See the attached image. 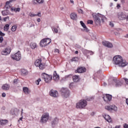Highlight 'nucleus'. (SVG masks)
<instances>
[{
  "instance_id": "obj_16",
  "label": "nucleus",
  "mask_w": 128,
  "mask_h": 128,
  "mask_svg": "<svg viewBox=\"0 0 128 128\" xmlns=\"http://www.w3.org/2000/svg\"><path fill=\"white\" fill-rule=\"evenodd\" d=\"M29 16L31 18H34V16H39L40 18L42 16V13L40 12H38L37 14H34V13L32 12H30L29 13Z\"/></svg>"
},
{
  "instance_id": "obj_19",
  "label": "nucleus",
  "mask_w": 128,
  "mask_h": 128,
  "mask_svg": "<svg viewBox=\"0 0 128 128\" xmlns=\"http://www.w3.org/2000/svg\"><path fill=\"white\" fill-rule=\"evenodd\" d=\"M102 44L107 48H112V44L108 41H104Z\"/></svg>"
},
{
  "instance_id": "obj_56",
  "label": "nucleus",
  "mask_w": 128,
  "mask_h": 128,
  "mask_svg": "<svg viewBox=\"0 0 128 128\" xmlns=\"http://www.w3.org/2000/svg\"><path fill=\"white\" fill-rule=\"evenodd\" d=\"M124 38H128V34L125 35Z\"/></svg>"
},
{
  "instance_id": "obj_27",
  "label": "nucleus",
  "mask_w": 128,
  "mask_h": 128,
  "mask_svg": "<svg viewBox=\"0 0 128 128\" xmlns=\"http://www.w3.org/2000/svg\"><path fill=\"white\" fill-rule=\"evenodd\" d=\"M34 4H44V0H32Z\"/></svg>"
},
{
  "instance_id": "obj_17",
  "label": "nucleus",
  "mask_w": 128,
  "mask_h": 128,
  "mask_svg": "<svg viewBox=\"0 0 128 128\" xmlns=\"http://www.w3.org/2000/svg\"><path fill=\"white\" fill-rule=\"evenodd\" d=\"M103 100H104V102H110V100H112V96L106 94L103 96Z\"/></svg>"
},
{
  "instance_id": "obj_8",
  "label": "nucleus",
  "mask_w": 128,
  "mask_h": 128,
  "mask_svg": "<svg viewBox=\"0 0 128 128\" xmlns=\"http://www.w3.org/2000/svg\"><path fill=\"white\" fill-rule=\"evenodd\" d=\"M48 118H50V115L48 113H45L41 116L40 122L42 124H46V122L48 120Z\"/></svg>"
},
{
  "instance_id": "obj_64",
  "label": "nucleus",
  "mask_w": 128,
  "mask_h": 128,
  "mask_svg": "<svg viewBox=\"0 0 128 128\" xmlns=\"http://www.w3.org/2000/svg\"><path fill=\"white\" fill-rule=\"evenodd\" d=\"M104 86H106V82H104Z\"/></svg>"
},
{
  "instance_id": "obj_31",
  "label": "nucleus",
  "mask_w": 128,
  "mask_h": 128,
  "mask_svg": "<svg viewBox=\"0 0 128 128\" xmlns=\"http://www.w3.org/2000/svg\"><path fill=\"white\" fill-rule=\"evenodd\" d=\"M10 30V24H6L4 26V30L5 32H8Z\"/></svg>"
},
{
  "instance_id": "obj_46",
  "label": "nucleus",
  "mask_w": 128,
  "mask_h": 128,
  "mask_svg": "<svg viewBox=\"0 0 128 128\" xmlns=\"http://www.w3.org/2000/svg\"><path fill=\"white\" fill-rule=\"evenodd\" d=\"M6 93H2V98H6Z\"/></svg>"
},
{
  "instance_id": "obj_7",
  "label": "nucleus",
  "mask_w": 128,
  "mask_h": 128,
  "mask_svg": "<svg viewBox=\"0 0 128 128\" xmlns=\"http://www.w3.org/2000/svg\"><path fill=\"white\" fill-rule=\"evenodd\" d=\"M42 76L46 82H50L52 80V75H48L46 73H43L42 74Z\"/></svg>"
},
{
  "instance_id": "obj_49",
  "label": "nucleus",
  "mask_w": 128,
  "mask_h": 128,
  "mask_svg": "<svg viewBox=\"0 0 128 128\" xmlns=\"http://www.w3.org/2000/svg\"><path fill=\"white\" fill-rule=\"evenodd\" d=\"M8 17L4 18H3V20H4V22H6V20H8Z\"/></svg>"
},
{
  "instance_id": "obj_51",
  "label": "nucleus",
  "mask_w": 128,
  "mask_h": 128,
  "mask_svg": "<svg viewBox=\"0 0 128 128\" xmlns=\"http://www.w3.org/2000/svg\"><path fill=\"white\" fill-rule=\"evenodd\" d=\"M116 8H120V4H117Z\"/></svg>"
},
{
  "instance_id": "obj_36",
  "label": "nucleus",
  "mask_w": 128,
  "mask_h": 128,
  "mask_svg": "<svg viewBox=\"0 0 128 128\" xmlns=\"http://www.w3.org/2000/svg\"><path fill=\"white\" fill-rule=\"evenodd\" d=\"M15 0H10V1H8L7 2H6V6H10V2H14Z\"/></svg>"
},
{
  "instance_id": "obj_58",
  "label": "nucleus",
  "mask_w": 128,
  "mask_h": 128,
  "mask_svg": "<svg viewBox=\"0 0 128 128\" xmlns=\"http://www.w3.org/2000/svg\"><path fill=\"white\" fill-rule=\"evenodd\" d=\"M20 120H22V117L20 118L19 120H18V122H20Z\"/></svg>"
},
{
  "instance_id": "obj_22",
  "label": "nucleus",
  "mask_w": 128,
  "mask_h": 128,
  "mask_svg": "<svg viewBox=\"0 0 128 128\" xmlns=\"http://www.w3.org/2000/svg\"><path fill=\"white\" fill-rule=\"evenodd\" d=\"M8 122V120H0V126H6Z\"/></svg>"
},
{
  "instance_id": "obj_5",
  "label": "nucleus",
  "mask_w": 128,
  "mask_h": 128,
  "mask_svg": "<svg viewBox=\"0 0 128 128\" xmlns=\"http://www.w3.org/2000/svg\"><path fill=\"white\" fill-rule=\"evenodd\" d=\"M52 42V39L50 38H44L40 42V46L42 47L46 46L48 44H50Z\"/></svg>"
},
{
  "instance_id": "obj_33",
  "label": "nucleus",
  "mask_w": 128,
  "mask_h": 128,
  "mask_svg": "<svg viewBox=\"0 0 128 128\" xmlns=\"http://www.w3.org/2000/svg\"><path fill=\"white\" fill-rule=\"evenodd\" d=\"M17 28H18V26H16V25L13 26L12 27L11 30H12V32H16V30Z\"/></svg>"
},
{
  "instance_id": "obj_25",
  "label": "nucleus",
  "mask_w": 128,
  "mask_h": 128,
  "mask_svg": "<svg viewBox=\"0 0 128 128\" xmlns=\"http://www.w3.org/2000/svg\"><path fill=\"white\" fill-rule=\"evenodd\" d=\"M70 18L72 20H76L78 18V16L76 13L71 14L70 15Z\"/></svg>"
},
{
  "instance_id": "obj_13",
  "label": "nucleus",
  "mask_w": 128,
  "mask_h": 128,
  "mask_svg": "<svg viewBox=\"0 0 128 128\" xmlns=\"http://www.w3.org/2000/svg\"><path fill=\"white\" fill-rule=\"evenodd\" d=\"M102 116L108 122H112V118H110V116L108 114H106V113H104L102 114Z\"/></svg>"
},
{
  "instance_id": "obj_50",
  "label": "nucleus",
  "mask_w": 128,
  "mask_h": 128,
  "mask_svg": "<svg viewBox=\"0 0 128 128\" xmlns=\"http://www.w3.org/2000/svg\"><path fill=\"white\" fill-rule=\"evenodd\" d=\"M120 125L116 126L114 128H120Z\"/></svg>"
},
{
  "instance_id": "obj_62",
  "label": "nucleus",
  "mask_w": 128,
  "mask_h": 128,
  "mask_svg": "<svg viewBox=\"0 0 128 128\" xmlns=\"http://www.w3.org/2000/svg\"><path fill=\"white\" fill-rule=\"evenodd\" d=\"M2 110H6V107H2Z\"/></svg>"
},
{
  "instance_id": "obj_52",
  "label": "nucleus",
  "mask_w": 128,
  "mask_h": 128,
  "mask_svg": "<svg viewBox=\"0 0 128 128\" xmlns=\"http://www.w3.org/2000/svg\"><path fill=\"white\" fill-rule=\"evenodd\" d=\"M54 52H56L57 54H58V49H55Z\"/></svg>"
},
{
  "instance_id": "obj_1",
  "label": "nucleus",
  "mask_w": 128,
  "mask_h": 128,
  "mask_svg": "<svg viewBox=\"0 0 128 128\" xmlns=\"http://www.w3.org/2000/svg\"><path fill=\"white\" fill-rule=\"evenodd\" d=\"M113 60L115 64L118 66L120 68H124L128 64V62L124 60L122 56L120 55L114 56L113 58Z\"/></svg>"
},
{
  "instance_id": "obj_29",
  "label": "nucleus",
  "mask_w": 128,
  "mask_h": 128,
  "mask_svg": "<svg viewBox=\"0 0 128 128\" xmlns=\"http://www.w3.org/2000/svg\"><path fill=\"white\" fill-rule=\"evenodd\" d=\"M21 72L22 76H26L28 74V70L26 69H22L21 70Z\"/></svg>"
},
{
  "instance_id": "obj_32",
  "label": "nucleus",
  "mask_w": 128,
  "mask_h": 128,
  "mask_svg": "<svg viewBox=\"0 0 128 128\" xmlns=\"http://www.w3.org/2000/svg\"><path fill=\"white\" fill-rule=\"evenodd\" d=\"M58 118H56L52 122V124H58Z\"/></svg>"
},
{
  "instance_id": "obj_30",
  "label": "nucleus",
  "mask_w": 128,
  "mask_h": 128,
  "mask_svg": "<svg viewBox=\"0 0 128 128\" xmlns=\"http://www.w3.org/2000/svg\"><path fill=\"white\" fill-rule=\"evenodd\" d=\"M23 90L26 94H28V93L30 92V90H28V88L26 87L23 88Z\"/></svg>"
},
{
  "instance_id": "obj_53",
  "label": "nucleus",
  "mask_w": 128,
  "mask_h": 128,
  "mask_svg": "<svg viewBox=\"0 0 128 128\" xmlns=\"http://www.w3.org/2000/svg\"><path fill=\"white\" fill-rule=\"evenodd\" d=\"M14 84H16V82H18V80L16 79L14 80Z\"/></svg>"
},
{
  "instance_id": "obj_3",
  "label": "nucleus",
  "mask_w": 128,
  "mask_h": 128,
  "mask_svg": "<svg viewBox=\"0 0 128 128\" xmlns=\"http://www.w3.org/2000/svg\"><path fill=\"white\" fill-rule=\"evenodd\" d=\"M34 65L36 66L39 68L40 70H44L46 68V64L44 62H42V59H37L34 62Z\"/></svg>"
},
{
  "instance_id": "obj_55",
  "label": "nucleus",
  "mask_w": 128,
  "mask_h": 128,
  "mask_svg": "<svg viewBox=\"0 0 128 128\" xmlns=\"http://www.w3.org/2000/svg\"><path fill=\"white\" fill-rule=\"evenodd\" d=\"M72 84H74V83H71V84H70V88H72Z\"/></svg>"
},
{
  "instance_id": "obj_42",
  "label": "nucleus",
  "mask_w": 128,
  "mask_h": 128,
  "mask_svg": "<svg viewBox=\"0 0 128 128\" xmlns=\"http://www.w3.org/2000/svg\"><path fill=\"white\" fill-rule=\"evenodd\" d=\"M124 128H128V124H124Z\"/></svg>"
},
{
  "instance_id": "obj_24",
  "label": "nucleus",
  "mask_w": 128,
  "mask_h": 128,
  "mask_svg": "<svg viewBox=\"0 0 128 128\" xmlns=\"http://www.w3.org/2000/svg\"><path fill=\"white\" fill-rule=\"evenodd\" d=\"M10 10L14 12H20V8H16V7H12L10 8Z\"/></svg>"
},
{
  "instance_id": "obj_45",
  "label": "nucleus",
  "mask_w": 128,
  "mask_h": 128,
  "mask_svg": "<svg viewBox=\"0 0 128 128\" xmlns=\"http://www.w3.org/2000/svg\"><path fill=\"white\" fill-rule=\"evenodd\" d=\"M124 80H125L126 84H128V79L125 78H124Z\"/></svg>"
},
{
  "instance_id": "obj_28",
  "label": "nucleus",
  "mask_w": 128,
  "mask_h": 128,
  "mask_svg": "<svg viewBox=\"0 0 128 128\" xmlns=\"http://www.w3.org/2000/svg\"><path fill=\"white\" fill-rule=\"evenodd\" d=\"M37 46L38 45H36V43L31 42L30 44V47L32 48V50H34V48H36Z\"/></svg>"
},
{
  "instance_id": "obj_4",
  "label": "nucleus",
  "mask_w": 128,
  "mask_h": 128,
  "mask_svg": "<svg viewBox=\"0 0 128 128\" xmlns=\"http://www.w3.org/2000/svg\"><path fill=\"white\" fill-rule=\"evenodd\" d=\"M88 106V102L86 100H82L78 103L76 104V108H84L85 106Z\"/></svg>"
},
{
  "instance_id": "obj_43",
  "label": "nucleus",
  "mask_w": 128,
  "mask_h": 128,
  "mask_svg": "<svg viewBox=\"0 0 128 128\" xmlns=\"http://www.w3.org/2000/svg\"><path fill=\"white\" fill-rule=\"evenodd\" d=\"M79 14H84V12H82V9H80L78 10Z\"/></svg>"
},
{
  "instance_id": "obj_61",
  "label": "nucleus",
  "mask_w": 128,
  "mask_h": 128,
  "mask_svg": "<svg viewBox=\"0 0 128 128\" xmlns=\"http://www.w3.org/2000/svg\"><path fill=\"white\" fill-rule=\"evenodd\" d=\"M71 4H74V1L72 0H70Z\"/></svg>"
},
{
  "instance_id": "obj_41",
  "label": "nucleus",
  "mask_w": 128,
  "mask_h": 128,
  "mask_svg": "<svg viewBox=\"0 0 128 128\" xmlns=\"http://www.w3.org/2000/svg\"><path fill=\"white\" fill-rule=\"evenodd\" d=\"M4 41V38L2 36H0V42H2Z\"/></svg>"
},
{
  "instance_id": "obj_47",
  "label": "nucleus",
  "mask_w": 128,
  "mask_h": 128,
  "mask_svg": "<svg viewBox=\"0 0 128 128\" xmlns=\"http://www.w3.org/2000/svg\"><path fill=\"white\" fill-rule=\"evenodd\" d=\"M92 98H89L87 99V100L88 101H90V100H92Z\"/></svg>"
},
{
  "instance_id": "obj_37",
  "label": "nucleus",
  "mask_w": 128,
  "mask_h": 128,
  "mask_svg": "<svg viewBox=\"0 0 128 128\" xmlns=\"http://www.w3.org/2000/svg\"><path fill=\"white\" fill-rule=\"evenodd\" d=\"M78 58L74 57L72 58V62H78Z\"/></svg>"
},
{
  "instance_id": "obj_38",
  "label": "nucleus",
  "mask_w": 128,
  "mask_h": 128,
  "mask_svg": "<svg viewBox=\"0 0 128 128\" xmlns=\"http://www.w3.org/2000/svg\"><path fill=\"white\" fill-rule=\"evenodd\" d=\"M88 24H94V21H92V20H88Z\"/></svg>"
},
{
  "instance_id": "obj_59",
  "label": "nucleus",
  "mask_w": 128,
  "mask_h": 128,
  "mask_svg": "<svg viewBox=\"0 0 128 128\" xmlns=\"http://www.w3.org/2000/svg\"><path fill=\"white\" fill-rule=\"evenodd\" d=\"M75 54H78V51L76 50V51L75 52Z\"/></svg>"
},
{
  "instance_id": "obj_63",
  "label": "nucleus",
  "mask_w": 128,
  "mask_h": 128,
  "mask_svg": "<svg viewBox=\"0 0 128 128\" xmlns=\"http://www.w3.org/2000/svg\"><path fill=\"white\" fill-rule=\"evenodd\" d=\"M34 26V24H31V26H30V27H32V26Z\"/></svg>"
},
{
  "instance_id": "obj_2",
  "label": "nucleus",
  "mask_w": 128,
  "mask_h": 128,
  "mask_svg": "<svg viewBox=\"0 0 128 128\" xmlns=\"http://www.w3.org/2000/svg\"><path fill=\"white\" fill-rule=\"evenodd\" d=\"M93 18L94 20V22L96 26H98L99 24H100V18L102 22H104V20H106V16H104L100 14H96L93 13L92 14Z\"/></svg>"
},
{
  "instance_id": "obj_40",
  "label": "nucleus",
  "mask_w": 128,
  "mask_h": 128,
  "mask_svg": "<svg viewBox=\"0 0 128 128\" xmlns=\"http://www.w3.org/2000/svg\"><path fill=\"white\" fill-rule=\"evenodd\" d=\"M8 12V11H6V10H3V11H2V16H6V12Z\"/></svg>"
},
{
  "instance_id": "obj_11",
  "label": "nucleus",
  "mask_w": 128,
  "mask_h": 128,
  "mask_svg": "<svg viewBox=\"0 0 128 128\" xmlns=\"http://www.w3.org/2000/svg\"><path fill=\"white\" fill-rule=\"evenodd\" d=\"M105 108L106 110H114V112H116V110H118V108L114 105H107L105 106Z\"/></svg>"
},
{
  "instance_id": "obj_18",
  "label": "nucleus",
  "mask_w": 128,
  "mask_h": 128,
  "mask_svg": "<svg viewBox=\"0 0 128 128\" xmlns=\"http://www.w3.org/2000/svg\"><path fill=\"white\" fill-rule=\"evenodd\" d=\"M80 24L82 26L83 28V30H82L83 32H88V27H86V24L84 23V22L80 21Z\"/></svg>"
},
{
  "instance_id": "obj_57",
  "label": "nucleus",
  "mask_w": 128,
  "mask_h": 128,
  "mask_svg": "<svg viewBox=\"0 0 128 128\" xmlns=\"http://www.w3.org/2000/svg\"><path fill=\"white\" fill-rule=\"evenodd\" d=\"M70 76H72V75H68L66 76V78H70Z\"/></svg>"
},
{
  "instance_id": "obj_9",
  "label": "nucleus",
  "mask_w": 128,
  "mask_h": 128,
  "mask_svg": "<svg viewBox=\"0 0 128 128\" xmlns=\"http://www.w3.org/2000/svg\"><path fill=\"white\" fill-rule=\"evenodd\" d=\"M61 92L64 98H68L70 96V90L67 88H62Z\"/></svg>"
},
{
  "instance_id": "obj_12",
  "label": "nucleus",
  "mask_w": 128,
  "mask_h": 128,
  "mask_svg": "<svg viewBox=\"0 0 128 128\" xmlns=\"http://www.w3.org/2000/svg\"><path fill=\"white\" fill-rule=\"evenodd\" d=\"M49 94L50 96H52L53 98H58V93L56 90H50Z\"/></svg>"
},
{
  "instance_id": "obj_6",
  "label": "nucleus",
  "mask_w": 128,
  "mask_h": 128,
  "mask_svg": "<svg viewBox=\"0 0 128 128\" xmlns=\"http://www.w3.org/2000/svg\"><path fill=\"white\" fill-rule=\"evenodd\" d=\"M10 56L12 60L18 62L22 58V54H20V52L18 51L16 53L11 54Z\"/></svg>"
},
{
  "instance_id": "obj_10",
  "label": "nucleus",
  "mask_w": 128,
  "mask_h": 128,
  "mask_svg": "<svg viewBox=\"0 0 128 128\" xmlns=\"http://www.w3.org/2000/svg\"><path fill=\"white\" fill-rule=\"evenodd\" d=\"M11 52L12 48L10 47H7L1 52V54L2 56H8V54H10Z\"/></svg>"
},
{
  "instance_id": "obj_23",
  "label": "nucleus",
  "mask_w": 128,
  "mask_h": 128,
  "mask_svg": "<svg viewBox=\"0 0 128 128\" xmlns=\"http://www.w3.org/2000/svg\"><path fill=\"white\" fill-rule=\"evenodd\" d=\"M2 90H10V85L8 84H4L2 86Z\"/></svg>"
},
{
  "instance_id": "obj_34",
  "label": "nucleus",
  "mask_w": 128,
  "mask_h": 128,
  "mask_svg": "<svg viewBox=\"0 0 128 128\" xmlns=\"http://www.w3.org/2000/svg\"><path fill=\"white\" fill-rule=\"evenodd\" d=\"M42 81V80L39 78L38 80L36 81V84H37V86H38L40 84V82Z\"/></svg>"
},
{
  "instance_id": "obj_60",
  "label": "nucleus",
  "mask_w": 128,
  "mask_h": 128,
  "mask_svg": "<svg viewBox=\"0 0 128 128\" xmlns=\"http://www.w3.org/2000/svg\"><path fill=\"white\" fill-rule=\"evenodd\" d=\"M126 104H128V99H126Z\"/></svg>"
},
{
  "instance_id": "obj_54",
  "label": "nucleus",
  "mask_w": 128,
  "mask_h": 128,
  "mask_svg": "<svg viewBox=\"0 0 128 128\" xmlns=\"http://www.w3.org/2000/svg\"><path fill=\"white\" fill-rule=\"evenodd\" d=\"M37 22H40V18H38L37 19Z\"/></svg>"
},
{
  "instance_id": "obj_15",
  "label": "nucleus",
  "mask_w": 128,
  "mask_h": 128,
  "mask_svg": "<svg viewBox=\"0 0 128 128\" xmlns=\"http://www.w3.org/2000/svg\"><path fill=\"white\" fill-rule=\"evenodd\" d=\"M118 18L122 20H126V14L124 13H119L118 14Z\"/></svg>"
},
{
  "instance_id": "obj_14",
  "label": "nucleus",
  "mask_w": 128,
  "mask_h": 128,
  "mask_svg": "<svg viewBox=\"0 0 128 128\" xmlns=\"http://www.w3.org/2000/svg\"><path fill=\"white\" fill-rule=\"evenodd\" d=\"M82 52L84 56H92V54H94V52H92V51L86 50V49H83Z\"/></svg>"
},
{
  "instance_id": "obj_48",
  "label": "nucleus",
  "mask_w": 128,
  "mask_h": 128,
  "mask_svg": "<svg viewBox=\"0 0 128 128\" xmlns=\"http://www.w3.org/2000/svg\"><path fill=\"white\" fill-rule=\"evenodd\" d=\"M109 24L110 26H114V24L112 22H110Z\"/></svg>"
},
{
  "instance_id": "obj_44",
  "label": "nucleus",
  "mask_w": 128,
  "mask_h": 128,
  "mask_svg": "<svg viewBox=\"0 0 128 128\" xmlns=\"http://www.w3.org/2000/svg\"><path fill=\"white\" fill-rule=\"evenodd\" d=\"M122 86V83L120 82L118 84H116V86Z\"/></svg>"
},
{
  "instance_id": "obj_20",
  "label": "nucleus",
  "mask_w": 128,
  "mask_h": 128,
  "mask_svg": "<svg viewBox=\"0 0 128 128\" xmlns=\"http://www.w3.org/2000/svg\"><path fill=\"white\" fill-rule=\"evenodd\" d=\"M53 78L56 82H58L60 80V76L56 73V71H54L53 74Z\"/></svg>"
},
{
  "instance_id": "obj_21",
  "label": "nucleus",
  "mask_w": 128,
  "mask_h": 128,
  "mask_svg": "<svg viewBox=\"0 0 128 128\" xmlns=\"http://www.w3.org/2000/svg\"><path fill=\"white\" fill-rule=\"evenodd\" d=\"M86 69L84 67H80L78 68L77 69V72H78L79 74H82V72H86Z\"/></svg>"
},
{
  "instance_id": "obj_39",
  "label": "nucleus",
  "mask_w": 128,
  "mask_h": 128,
  "mask_svg": "<svg viewBox=\"0 0 128 128\" xmlns=\"http://www.w3.org/2000/svg\"><path fill=\"white\" fill-rule=\"evenodd\" d=\"M0 36H6V34H4L2 31L0 30Z\"/></svg>"
},
{
  "instance_id": "obj_26",
  "label": "nucleus",
  "mask_w": 128,
  "mask_h": 128,
  "mask_svg": "<svg viewBox=\"0 0 128 128\" xmlns=\"http://www.w3.org/2000/svg\"><path fill=\"white\" fill-rule=\"evenodd\" d=\"M72 80L74 82H78L80 80V76L76 75L74 76H72Z\"/></svg>"
},
{
  "instance_id": "obj_35",
  "label": "nucleus",
  "mask_w": 128,
  "mask_h": 128,
  "mask_svg": "<svg viewBox=\"0 0 128 128\" xmlns=\"http://www.w3.org/2000/svg\"><path fill=\"white\" fill-rule=\"evenodd\" d=\"M52 30L54 32H56V34H58V28H52Z\"/></svg>"
}]
</instances>
